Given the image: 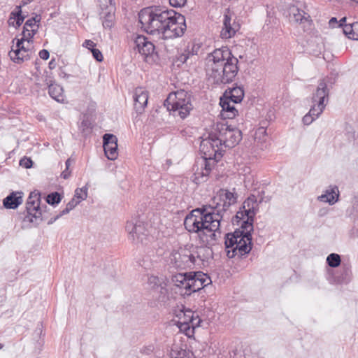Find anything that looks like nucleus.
I'll return each mask as SVG.
<instances>
[{
    "label": "nucleus",
    "instance_id": "1",
    "mask_svg": "<svg viewBox=\"0 0 358 358\" xmlns=\"http://www.w3.org/2000/svg\"><path fill=\"white\" fill-rule=\"evenodd\" d=\"M141 29L148 34H162L164 38L182 36L186 30L185 16L172 9L150 6L138 13Z\"/></svg>",
    "mask_w": 358,
    "mask_h": 358
},
{
    "label": "nucleus",
    "instance_id": "2",
    "mask_svg": "<svg viewBox=\"0 0 358 358\" xmlns=\"http://www.w3.org/2000/svg\"><path fill=\"white\" fill-rule=\"evenodd\" d=\"M238 60L227 46H222L208 54L206 70L209 80L215 85L232 83L238 72Z\"/></svg>",
    "mask_w": 358,
    "mask_h": 358
},
{
    "label": "nucleus",
    "instance_id": "3",
    "mask_svg": "<svg viewBox=\"0 0 358 358\" xmlns=\"http://www.w3.org/2000/svg\"><path fill=\"white\" fill-rule=\"evenodd\" d=\"M241 139V130L227 123L218 122L213 131L209 134L208 137L201 141V148L204 150L206 147L210 146L212 148L210 156L222 157L224 148H234Z\"/></svg>",
    "mask_w": 358,
    "mask_h": 358
},
{
    "label": "nucleus",
    "instance_id": "4",
    "mask_svg": "<svg viewBox=\"0 0 358 358\" xmlns=\"http://www.w3.org/2000/svg\"><path fill=\"white\" fill-rule=\"evenodd\" d=\"M207 206H203L192 210L185 218V228L190 233H196L198 237L207 229L210 221L215 215Z\"/></svg>",
    "mask_w": 358,
    "mask_h": 358
},
{
    "label": "nucleus",
    "instance_id": "5",
    "mask_svg": "<svg viewBox=\"0 0 358 358\" xmlns=\"http://www.w3.org/2000/svg\"><path fill=\"white\" fill-rule=\"evenodd\" d=\"M164 106L175 117L186 118L193 108L191 95L183 90L171 92L164 101Z\"/></svg>",
    "mask_w": 358,
    "mask_h": 358
},
{
    "label": "nucleus",
    "instance_id": "6",
    "mask_svg": "<svg viewBox=\"0 0 358 358\" xmlns=\"http://www.w3.org/2000/svg\"><path fill=\"white\" fill-rule=\"evenodd\" d=\"M225 248L229 258L241 257L248 254L252 250V240L245 238L240 229L225 235Z\"/></svg>",
    "mask_w": 358,
    "mask_h": 358
},
{
    "label": "nucleus",
    "instance_id": "7",
    "mask_svg": "<svg viewBox=\"0 0 358 358\" xmlns=\"http://www.w3.org/2000/svg\"><path fill=\"white\" fill-rule=\"evenodd\" d=\"M329 90L324 80H320L316 91L313 94L311 108L309 113L303 117V122L306 125L310 124L323 112L328 102Z\"/></svg>",
    "mask_w": 358,
    "mask_h": 358
},
{
    "label": "nucleus",
    "instance_id": "8",
    "mask_svg": "<svg viewBox=\"0 0 358 358\" xmlns=\"http://www.w3.org/2000/svg\"><path fill=\"white\" fill-rule=\"evenodd\" d=\"M40 203L41 193L36 190L31 192L26 202L27 215L24 216V222L38 225L42 221V209Z\"/></svg>",
    "mask_w": 358,
    "mask_h": 358
},
{
    "label": "nucleus",
    "instance_id": "9",
    "mask_svg": "<svg viewBox=\"0 0 358 358\" xmlns=\"http://www.w3.org/2000/svg\"><path fill=\"white\" fill-rule=\"evenodd\" d=\"M125 229L129 238L136 243L147 244L148 233L144 223L138 217H133L127 222Z\"/></svg>",
    "mask_w": 358,
    "mask_h": 358
},
{
    "label": "nucleus",
    "instance_id": "10",
    "mask_svg": "<svg viewBox=\"0 0 358 358\" xmlns=\"http://www.w3.org/2000/svg\"><path fill=\"white\" fill-rule=\"evenodd\" d=\"M205 157L201 160V171L195 173L194 180L196 183L203 182L207 180V177L210 174L215 162H217L222 157H215L214 155L210 156L212 152V148L210 146L206 147L204 150L201 148Z\"/></svg>",
    "mask_w": 358,
    "mask_h": 358
},
{
    "label": "nucleus",
    "instance_id": "11",
    "mask_svg": "<svg viewBox=\"0 0 358 358\" xmlns=\"http://www.w3.org/2000/svg\"><path fill=\"white\" fill-rule=\"evenodd\" d=\"M220 217L219 214H217L215 218L210 221V224H208L205 231L201 234L199 237L203 245L211 247L216 244L221 234L220 231Z\"/></svg>",
    "mask_w": 358,
    "mask_h": 358
},
{
    "label": "nucleus",
    "instance_id": "12",
    "mask_svg": "<svg viewBox=\"0 0 358 358\" xmlns=\"http://www.w3.org/2000/svg\"><path fill=\"white\" fill-rule=\"evenodd\" d=\"M103 147L106 157L115 160L118 156L117 138L111 134H105L103 136Z\"/></svg>",
    "mask_w": 358,
    "mask_h": 358
},
{
    "label": "nucleus",
    "instance_id": "13",
    "mask_svg": "<svg viewBox=\"0 0 358 358\" xmlns=\"http://www.w3.org/2000/svg\"><path fill=\"white\" fill-rule=\"evenodd\" d=\"M196 313L191 310L190 309H185L183 308L176 315L179 318L178 322V326L180 331H184L187 336H190L193 334V331L189 327L190 322L192 321L193 317Z\"/></svg>",
    "mask_w": 358,
    "mask_h": 358
},
{
    "label": "nucleus",
    "instance_id": "14",
    "mask_svg": "<svg viewBox=\"0 0 358 358\" xmlns=\"http://www.w3.org/2000/svg\"><path fill=\"white\" fill-rule=\"evenodd\" d=\"M174 259L178 267L191 268L196 264L195 255L187 249H181L176 254Z\"/></svg>",
    "mask_w": 358,
    "mask_h": 358
},
{
    "label": "nucleus",
    "instance_id": "15",
    "mask_svg": "<svg viewBox=\"0 0 358 358\" xmlns=\"http://www.w3.org/2000/svg\"><path fill=\"white\" fill-rule=\"evenodd\" d=\"M41 20L40 15H36L34 17L27 20L23 27L22 36L27 38V43H32L34 36L37 33L39 27L36 23H39Z\"/></svg>",
    "mask_w": 358,
    "mask_h": 358
},
{
    "label": "nucleus",
    "instance_id": "16",
    "mask_svg": "<svg viewBox=\"0 0 358 358\" xmlns=\"http://www.w3.org/2000/svg\"><path fill=\"white\" fill-rule=\"evenodd\" d=\"M240 29V25L235 20H233L228 14H224L223 20V28L220 32L222 38H230Z\"/></svg>",
    "mask_w": 358,
    "mask_h": 358
},
{
    "label": "nucleus",
    "instance_id": "17",
    "mask_svg": "<svg viewBox=\"0 0 358 358\" xmlns=\"http://www.w3.org/2000/svg\"><path fill=\"white\" fill-rule=\"evenodd\" d=\"M134 109L137 113H142L148 104V92L143 87H137L134 95Z\"/></svg>",
    "mask_w": 358,
    "mask_h": 358
},
{
    "label": "nucleus",
    "instance_id": "18",
    "mask_svg": "<svg viewBox=\"0 0 358 358\" xmlns=\"http://www.w3.org/2000/svg\"><path fill=\"white\" fill-rule=\"evenodd\" d=\"M31 46V43H27V50H20V48H11V50L8 52L10 59L15 63L20 64L31 59L34 54Z\"/></svg>",
    "mask_w": 358,
    "mask_h": 358
},
{
    "label": "nucleus",
    "instance_id": "19",
    "mask_svg": "<svg viewBox=\"0 0 358 358\" xmlns=\"http://www.w3.org/2000/svg\"><path fill=\"white\" fill-rule=\"evenodd\" d=\"M24 193L21 191L12 192L3 200V206L6 209H16L23 202Z\"/></svg>",
    "mask_w": 358,
    "mask_h": 358
},
{
    "label": "nucleus",
    "instance_id": "20",
    "mask_svg": "<svg viewBox=\"0 0 358 358\" xmlns=\"http://www.w3.org/2000/svg\"><path fill=\"white\" fill-rule=\"evenodd\" d=\"M220 104L222 107L220 116L223 119H233L238 115V110L234 107V103L227 98H221Z\"/></svg>",
    "mask_w": 358,
    "mask_h": 358
},
{
    "label": "nucleus",
    "instance_id": "21",
    "mask_svg": "<svg viewBox=\"0 0 358 358\" xmlns=\"http://www.w3.org/2000/svg\"><path fill=\"white\" fill-rule=\"evenodd\" d=\"M339 197V191L337 186H330L328 189H327L324 194L319 196L317 197V200L324 202L328 203L329 205H334L336 203Z\"/></svg>",
    "mask_w": 358,
    "mask_h": 358
},
{
    "label": "nucleus",
    "instance_id": "22",
    "mask_svg": "<svg viewBox=\"0 0 358 358\" xmlns=\"http://www.w3.org/2000/svg\"><path fill=\"white\" fill-rule=\"evenodd\" d=\"M241 208L244 209V213H246V217H255L259 210V203L257 202L255 196L252 195L249 196L243 202Z\"/></svg>",
    "mask_w": 358,
    "mask_h": 358
},
{
    "label": "nucleus",
    "instance_id": "23",
    "mask_svg": "<svg viewBox=\"0 0 358 358\" xmlns=\"http://www.w3.org/2000/svg\"><path fill=\"white\" fill-rule=\"evenodd\" d=\"M224 98L230 99L234 103H241L244 97V90L241 87L229 88L224 94Z\"/></svg>",
    "mask_w": 358,
    "mask_h": 358
},
{
    "label": "nucleus",
    "instance_id": "24",
    "mask_svg": "<svg viewBox=\"0 0 358 358\" xmlns=\"http://www.w3.org/2000/svg\"><path fill=\"white\" fill-rule=\"evenodd\" d=\"M289 15L291 20H293L296 22L304 23L309 22L310 15L303 10H300L294 6L289 8Z\"/></svg>",
    "mask_w": 358,
    "mask_h": 358
},
{
    "label": "nucleus",
    "instance_id": "25",
    "mask_svg": "<svg viewBox=\"0 0 358 358\" xmlns=\"http://www.w3.org/2000/svg\"><path fill=\"white\" fill-rule=\"evenodd\" d=\"M194 254L196 257V264H199V263L198 261L203 262L213 257V250L211 247L207 245H203L200 247H197L196 250Z\"/></svg>",
    "mask_w": 358,
    "mask_h": 358
},
{
    "label": "nucleus",
    "instance_id": "26",
    "mask_svg": "<svg viewBox=\"0 0 358 358\" xmlns=\"http://www.w3.org/2000/svg\"><path fill=\"white\" fill-rule=\"evenodd\" d=\"M171 358H194L193 353L186 348L178 345H173L170 352Z\"/></svg>",
    "mask_w": 358,
    "mask_h": 358
},
{
    "label": "nucleus",
    "instance_id": "27",
    "mask_svg": "<svg viewBox=\"0 0 358 358\" xmlns=\"http://www.w3.org/2000/svg\"><path fill=\"white\" fill-rule=\"evenodd\" d=\"M232 204V203H228L224 200H221V201H216L215 202H213V205H209L207 206L209 207L214 213L219 214L221 222L224 216V213H225L228 210L229 207Z\"/></svg>",
    "mask_w": 358,
    "mask_h": 358
},
{
    "label": "nucleus",
    "instance_id": "28",
    "mask_svg": "<svg viewBox=\"0 0 358 358\" xmlns=\"http://www.w3.org/2000/svg\"><path fill=\"white\" fill-rule=\"evenodd\" d=\"M189 273H177L172 277V281L175 286L180 288L184 289L185 291L187 292V285L189 282Z\"/></svg>",
    "mask_w": 358,
    "mask_h": 358
},
{
    "label": "nucleus",
    "instance_id": "29",
    "mask_svg": "<svg viewBox=\"0 0 358 358\" xmlns=\"http://www.w3.org/2000/svg\"><path fill=\"white\" fill-rule=\"evenodd\" d=\"M115 7L109 6V10L101 11L100 17L103 19L102 23L105 28H111L113 24L114 12Z\"/></svg>",
    "mask_w": 358,
    "mask_h": 358
},
{
    "label": "nucleus",
    "instance_id": "30",
    "mask_svg": "<svg viewBox=\"0 0 358 358\" xmlns=\"http://www.w3.org/2000/svg\"><path fill=\"white\" fill-rule=\"evenodd\" d=\"M48 93L50 96L58 102H63L64 95L62 87L57 84H50L48 87Z\"/></svg>",
    "mask_w": 358,
    "mask_h": 358
},
{
    "label": "nucleus",
    "instance_id": "31",
    "mask_svg": "<svg viewBox=\"0 0 358 358\" xmlns=\"http://www.w3.org/2000/svg\"><path fill=\"white\" fill-rule=\"evenodd\" d=\"M194 272H189V285H187V292H185L182 294L190 295L192 292H196L201 289V284L196 276H194Z\"/></svg>",
    "mask_w": 358,
    "mask_h": 358
},
{
    "label": "nucleus",
    "instance_id": "32",
    "mask_svg": "<svg viewBox=\"0 0 358 358\" xmlns=\"http://www.w3.org/2000/svg\"><path fill=\"white\" fill-rule=\"evenodd\" d=\"M254 217H246L245 220L241 222L240 231L243 232L245 238H250L252 240V232L253 231Z\"/></svg>",
    "mask_w": 358,
    "mask_h": 358
},
{
    "label": "nucleus",
    "instance_id": "33",
    "mask_svg": "<svg viewBox=\"0 0 358 358\" xmlns=\"http://www.w3.org/2000/svg\"><path fill=\"white\" fill-rule=\"evenodd\" d=\"M343 33L350 39L358 40V22L345 24Z\"/></svg>",
    "mask_w": 358,
    "mask_h": 358
},
{
    "label": "nucleus",
    "instance_id": "34",
    "mask_svg": "<svg viewBox=\"0 0 358 358\" xmlns=\"http://www.w3.org/2000/svg\"><path fill=\"white\" fill-rule=\"evenodd\" d=\"M224 200L228 203H235L236 202V196L235 194L226 189H221L219 195L213 198V202L216 201Z\"/></svg>",
    "mask_w": 358,
    "mask_h": 358
},
{
    "label": "nucleus",
    "instance_id": "35",
    "mask_svg": "<svg viewBox=\"0 0 358 358\" xmlns=\"http://www.w3.org/2000/svg\"><path fill=\"white\" fill-rule=\"evenodd\" d=\"M149 41H148L145 36L143 35H137L134 39V43L135 45L134 48L137 49L138 52L140 53V52L143 50L144 46Z\"/></svg>",
    "mask_w": 358,
    "mask_h": 358
},
{
    "label": "nucleus",
    "instance_id": "36",
    "mask_svg": "<svg viewBox=\"0 0 358 358\" xmlns=\"http://www.w3.org/2000/svg\"><path fill=\"white\" fill-rule=\"evenodd\" d=\"M327 262L330 267H338L341 262V259L339 255L336 253H331L327 257Z\"/></svg>",
    "mask_w": 358,
    "mask_h": 358
},
{
    "label": "nucleus",
    "instance_id": "37",
    "mask_svg": "<svg viewBox=\"0 0 358 358\" xmlns=\"http://www.w3.org/2000/svg\"><path fill=\"white\" fill-rule=\"evenodd\" d=\"M193 275L198 278V280H199L200 284H201V288L205 287L212 282L210 278L207 274L201 271L194 272Z\"/></svg>",
    "mask_w": 358,
    "mask_h": 358
},
{
    "label": "nucleus",
    "instance_id": "38",
    "mask_svg": "<svg viewBox=\"0 0 358 358\" xmlns=\"http://www.w3.org/2000/svg\"><path fill=\"white\" fill-rule=\"evenodd\" d=\"M45 200L48 204L54 206L60 203L62 196L59 193L55 192L49 194Z\"/></svg>",
    "mask_w": 358,
    "mask_h": 358
},
{
    "label": "nucleus",
    "instance_id": "39",
    "mask_svg": "<svg viewBox=\"0 0 358 358\" xmlns=\"http://www.w3.org/2000/svg\"><path fill=\"white\" fill-rule=\"evenodd\" d=\"M87 196V187L86 186L81 188H77L75 190L74 197L77 201H80V203L85 200Z\"/></svg>",
    "mask_w": 358,
    "mask_h": 358
},
{
    "label": "nucleus",
    "instance_id": "40",
    "mask_svg": "<svg viewBox=\"0 0 358 358\" xmlns=\"http://www.w3.org/2000/svg\"><path fill=\"white\" fill-rule=\"evenodd\" d=\"M148 284L152 289H155L159 287L161 288V292L163 293L162 290L164 288L161 285V280L157 276L151 275L148 278Z\"/></svg>",
    "mask_w": 358,
    "mask_h": 358
},
{
    "label": "nucleus",
    "instance_id": "41",
    "mask_svg": "<svg viewBox=\"0 0 358 358\" xmlns=\"http://www.w3.org/2000/svg\"><path fill=\"white\" fill-rule=\"evenodd\" d=\"M80 201H77L75 198H73L67 204L66 208L61 211V215H66L71 210H73L78 203Z\"/></svg>",
    "mask_w": 358,
    "mask_h": 358
},
{
    "label": "nucleus",
    "instance_id": "42",
    "mask_svg": "<svg viewBox=\"0 0 358 358\" xmlns=\"http://www.w3.org/2000/svg\"><path fill=\"white\" fill-rule=\"evenodd\" d=\"M155 51V45L151 41L147 43V44L144 46L143 50L140 52V54L144 56L151 55Z\"/></svg>",
    "mask_w": 358,
    "mask_h": 358
},
{
    "label": "nucleus",
    "instance_id": "43",
    "mask_svg": "<svg viewBox=\"0 0 358 358\" xmlns=\"http://www.w3.org/2000/svg\"><path fill=\"white\" fill-rule=\"evenodd\" d=\"M101 11L109 10V6H115L114 0H98Z\"/></svg>",
    "mask_w": 358,
    "mask_h": 358
},
{
    "label": "nucleus",
    "instance_id": "44",
    "mask_svg": "<svg viewBox=\"0 0 358 358\" xmlns=\"http://www.w3.org/2000/svg\"><path fill=\"white\" fill-rule=\"evenodd\" d=\"M33 162L29 157H24L20 160V165L25 169H29L32 166Z\"/></svg>",
    "mask_w": 358,
    "mask_h": 358
},
{
    "label": "nucleus",
    "instance_id": "45",
    "mask_svg": "<svg viewBox=\"0 0 358 358\" xmlns=\"http://www.w3.org/2000/svg\"><path fill=\"white\" fill-rule=\"evenodd\" d=\"M27 41V38H24L22 36L20 39H17L15 45H13L12 48H20V50H27V45H24V42Z\"/></svg>",
    "mask_w": 358,
    "mask_h": 358
},
{
    "label": "nucleus",
    "instance_id": "46",
    "mask_svg": "<svg viewBox=\"0 0 358 358\" xmlns=\"http://www.w3.org/2000/svg\"><path fill=\"white\" fill-rule=\"evenodd\" d=\"M234 218L238 224L240 222L245 220V218H246V213H244V209L240 208V210L236 213Z\"/></svg>",
    "mask_w": 358,
    "mask_h": 358
},
{
    "label": "nucleus",
    "instance_id": "47",
    "mask_svg": "<svg viewBox=\"0 0 358 358\" xmlns=\"http://www.w3.org/2000/svg\"><path fill=\"white\" fill-rule=\"evenodd\" d=\"M201 320L199 317L198 314H196L193 317L192 321L190 322L189 327L194 331V329L200 325Z\"/></svg>",
    "mask_w": 358,
    "mask_h": 358
},
{
    "label": "nucleus",
    "instance_id": "48",
    "mask_svg": "<svg viewBox=\"0 0 358 358\" xmlns=\"http://www.w3.org/2000/svg\"><path fill=\"white\" fill-rule=\"evenodd\" d=\"M91 52L92 53L93 57L97 62L103 61V55H102L101 52L99 49L95 48L94 49L92 50Z\"/></svg>",
    "mask_w": 358,
    "mask_h": 358
},
{
    "label": "nucleus",
    "instance_id": "49",
    "mask_svg": "<svg viewBox=\"0 0 358 358\" xmlns=\"http://www.w3.org/2000/svg\"><path fill=\"white\" fill-rule=\"evenodd\" d=\"M169 3L173 7H182L184 6L186 3L187 0H169Z\"/></svg>",
    "mask_w": 358,
    "mask_h": 358
},
{
    "label": "nucleus",
    "instance_id": "50",
    "mask_svg": "<svg viewBox=\"0 0 358 358\" xmlns=\"http://www.w3.org/2000/svg\"><path fill=\"white\" fill-rule=\"evenodd\" d=\"M83 46L92 52V50L95 48L96 43L91 40H85L83 44Z\"/></svg>",
    "mask_w": 358,
    "mask_h": 358
},
{
    "label": "nucleus",
    "instance_id": "51",
    "mask_svg": "<svg viewBox=\"0 0 358 358\" xmlns=\"http://www.w3.org/2000/svg\"><path fill=\"white\" fill-rule=\"evenodd\" d=\"M21 13V10H19L16 15L15 20L17 27H20L23 23L24 20V17L22 15Z\"/></svg>",
    "mask_w": 358,
    "mask_h": 358
},
{
    "label": "nucleus",
    "instance_id": "52",
    "mask_svg": "<svg viewBox=\"0 0 358 358\" xmlns=\"http://www.w3.org/2000/svg\"><path fill=\"white\" fill-rule=\"evenodd\" d=\"M38 55H39L40 58H41L42 59H44V60H47L50 56L49 52L45 49L41 50L39 52Z\"/></svg>",
    "mask_w": 358,
    "mask_h": 358
},
{
    "label": "nucleus",
    "instance_id": "53",
    "mask_svg": "<svg viewBox=\"0 0 358 358\" xmlns=\"http://www.w3.org/2000/svg\"><path fill=\"white\" fill-rule=\"evenodd\" d=\"M329 27L334 28L336 27H338V21L336 17H331L329 21Z\"/></svg>",
    "mask_w": 358,
    "mask_h": 358
},
{
    "label": "nucleus",
    "instance_id": "54",
    "mask_svg": "<svg viewBox=\"0 0 358 358\" xmlns=\"http://www.w3.org/2000/svg\"><path fill=\"white\" fill-rule=\"evenodd\" d=\"M71 172L67 168L61 173V177L64 179H67L70 176Z\"/></svg>",
    "mask_w": 358,
    "mask_h": 358
},
{
    "label": "nucleus",
    "instance_id": "55",
    "mask_svg": "<svg viewBox=\"0 0 358 358\" xmlns=\"http://www.w3.org/2000/svg\"><path fill=\"white\" fill-rule=\"evenodd\" d=\"M64 215H61V212L57 215H56L55 217H52L48 222V224H53L56 220H57L59 218H60L62 216H63Z\"/></svg>",
    "mask_w": 358,
    "mask_h": 358
},
{
    "label": "nucleus",
    "instance_id": "56",
    "mask_svg": "<svg viewBox=\"0 0 358 358\" xmlns=\"http://www.w3.org/2000/svg\"><path fill=\"white\" fill-rule=\"evenodd\" d=\"M56 66H57V63H56V62H55V59H52L50 61L49 64H48V66H49V68H50V69H54L56 67Z\"/></svg>",
    "mask_w": 358,
    "mask_h": 358
},
{
    "label": "nucleus",
    "instance_id": "57",
    "mask_svg": "<svg viewBox=\"0 0 358 358\" xmlns=\"http://www.w3.org/2000/svg\"><path fill=\"white\" fill-rule=\"evenodd\" d=\"M346 21V17H343L342 19L338 21V27H342L343 29L344 26L346 24H345Z\"/></svg>",
    "mask_w": 358,
    "mask_h": 358
},
{
    "label": "nucleus",
    "instance_id": "58",
    "mask_svg": "<svg viewBox=\"0 0 358 358\" xmlns=\"http://www.w3.org/2000/svg\"><path fill=\"white\" fill-rule=\"evenodd\" d=\"M187 58H188V56H187L185 55H182L180 57V60L182 62H185L187 61Z\"/></svg>",
    "mask_w": 358,
    "mask_h": 358
},
{
    "label": "nucleus",
    "instance_id": "59",
    "mask_svg": "<svg viewBox=\"0 0 358 358\" xmlns=\"http://www.w3.org/2000/svg\"><path fill=\"white\" fill-rule=\"evenodd\" d=\"M71 159H70V158H69V159H68L66 161V162H65V165H66V168H67V169H69V166H70V165H71Z\"/></svg>",
    "mask_w": 358,
    "mask_h": 358
},
{
    "label": "nucleus",
    "instance_id": "60",
    "mask_svg": "<svg viewBox=\"0 0 358 358\" xmlns=\"http://www.w3.org/2000/svg\"><path fill=\"white\" fill-rule=\"evenodd\" d=\"M3 345L0 343V350L3 348Z\"/></svg>",
    "mask_w": 358,
    "mask_h": 358
}]
</instances>
